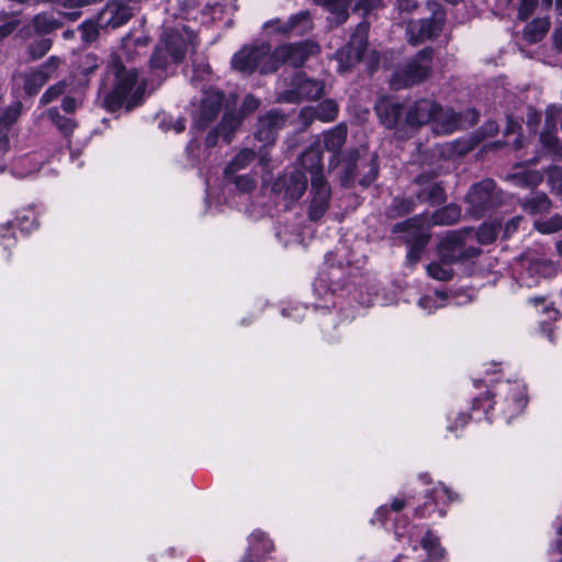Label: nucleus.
<instances>
[{
    "mask_svg": "<svg viewBox=\"0 0 562 562\" xmlns=\"http://www.w3.org/2000/svg\"><path fill=\"white\" fill-rule=\"evenodd\" d=\"M111 71L114 75L111 91L105 95L104 104L109 111L124 106L127 111L138 105L145 92V81L138 78L135 68L124 66L114 59Z\"/></svg>",
    "mask_w": 562,
    "mask_h": 562,
    "instance_id": "f257e3e1",
    "label": "nucleus"
},
{
    "mask_svg": "<svg viewBox=\"0 0 562 562\" xmlns=\"http://www.w3.org/2000/svg\"><path fill=\"white\" fill-rule=\"evenodd\" d=\"M406 121L411 125L431 123L436 134H450L460 125V115L452 110H442L435 101L423 99L405 111Z\"/></svg>",
    "mask_w": 562,
    "mask_h": 562,
    "instance_id": "f03ea898",
    "label": "nucleus"
},
{
    "mask_svg": "<svg viewBox=\"0 0 562 562\" xmlns=\"http://www.w3.org/2000/svg\"><path fill=\"white\" fill-rule=\"evenodd\" d=\"M351 278H355L351 269L338 260L334 254H328L325 266L313 284L314 293L324 300V306L328 307L329 303L334 304L331 296L347 289Z\"/></svg>",
    "mask_w": 562,
    "mask_h": 562,
    "instance_id": "7ed1b4c3",
    "label": "nucleus"
},
{
    "mask_svg": "<svg viewBox=\"0 0 562 562\" xmlns=\"http://www.w3.org/2000/svg\"><path fill=\"white\" fill-rule=\"evenodd\" d=\"M232 67L241 74H271L277 71V61L273 59L271 46L260 43L254 46H244L232 57Z\"/></svg>",
    "mask_w": 562,
    "mask_h": 562,
    "instance_id": "20e7f679",
    "label": "nucleus"
},
{
    "mask_svg": "<svg viewBox=\"0 0 562 562\" xmlns=\"http://www.w3.org/2000/svg\"><path fill=\"white\" fill-rule=\"evenodd\" d=\"M432 69V49L427 47L418 52L412 59L397 66L390 85L395 89L407 88L423 82Z\"/></svg>",
    "mask_w": 562,
    "mask_h": 562,
    "instance_id": "39448f33",
    "label": "nucleus"
},
{
    "mask_svg": "<svg viewBox=\"0 0 562 562\" xmlns=\"http://www.w3.org/2000/svg\"><path fill=\"white\" fill-rule=\"evenodd\" d=\"M188 43L179 30L166 31L150 59L153 68H166L170 63L182 60Z\"/></svg>",
    "mask_w": 562,
    "mask_h": 562,
    "instance_id": "423d86ee",
    "label": "nucleus"
},
{
    "mask_svg": "<svg viewBox=\"0 0 562 562\" xmlns=\"http://www.w3.org/2000/svg\"><path fill=\"white\" fill-rule=\"evenodd\" d=\"M439 251L442 259L449 262L471 259L480 254L471 231L449 233L442 239Z\"/></svg>",
    "mask_w": 562,
    "mask_h": 562,
    "instance_id": "0eeeda50",
    "label": "nucleus"
},
{
    "mask_svg": "<svg viewBox=\"0 0 562 562\" xmlns=\"http://www.w3.org/2000/svg\"><path fill=\"white\" fill-rule=\"evenodd\" d=\"M404 231L405 238L409 244L407 260L409 263H416L429 240L428 218H412L407 222L394 226V232Z\"/></svg>",
    "mask_w": 562,
    "mask_h": 562,
    "instance_id": "6e6552de",
    "label": "nucleus"
},
{
    "mask_svg": "<svg viewBox=\"0 0 562 562\" xmlns=\"http://www.w3.org/2000/svg\"><path fill=\"white\" fill-rule=\"evenodd\" d=\"M499 201L501 198L496 192L495 182L485 179L470 189L467 195L468 212L474 217H481L485 211L497 205Z\"/></svg>",
    "mask_w": 562,
    "mask_h": 562,
    "instance_id": "1a4fd4ad",
    "label": "nucleus"
},
{
    "mask_svg": "<svg viewBox=\"0 0 562 562\" xmlns=\"http://www.w3.org/2000/svg\"><path fill=\"white\" fill-rule=\"evenodd\" d=\"M521 268L520 282L528 288L537 285L542 279L552 278L558 272L555 262L535 255H525L521 259Z\"/></svg>",
    "mask_w": 562,
    "mask_h": 562,
    "instance_id": "9d476101",
    "label": "nucleus"
},
{
    "mask_svg": "<svg viewBox=\"0 0 562 562\" xmlns=\"http://www.w3.org/2000/svg\"><path fill=\"white\" fill-rule=\"evenodd\" d=\"M368 43V26L363 23L357 26L356 32L347 46L336 53V60L338 63V70L345 72L358 64L367 48Z\"/></svg>",
    "mask_w": 562,
    "mask_h": 562,
    "instance_id": "9b49d317",
    "label": "nucleus"
},
{
    "mask_svg": "<svg viewBox=\"0 0 562 562\" xmlns=\"http://www.w3.org/2000/svg\"><path fill=\"white\" fill-rule=\"evenodd\" d=\"M319 47L314 42H302L296 44H283L273 52V59L277 61V69L282 64L300 67L312 55L317 54Z\"/></svg>",
    "mask_w": 562,
    "mask_h": 562,
    "instance_id": "f8f14e48",
    "label": "nucleus"
},
{
    "mask_svg": "<svg viewBox=\"0 0 562 562\" xmlns=\"http://www.w3.org/2000/svg\"><path fill=\"white\" fill-rule=\"evenodd\" d=\"M499 393L504 395L503 402L495 404L499 405L501 413L509 423L512 417L520 414L527 404L525 386L518 382H506L501 384Z\"/></svg>",
    "mask_w": 562,
    "mask_h": 562,
    "instance_id": "ddd939ff",
    "label": "nucleus"
},
{
    "mask_svg": "<svg viewBox=\"0 0 562 562\" xmlns=\"http://www.w3.org/2000/svg\"><path fill=\"white\" fill-rule=\"evenodd\" d=\"M311 27L312 21L307 11L293 14L288 20L274 19L265 24L268 34L282 36L303 35Z\"/></svg>",
    "mask_w": 562,
    "mask_h": 562,
    "instance_id": "4468645a",
    "label": "nucleus"
},
{
    "mask_svg": "<svg viewBox=\"0 0 562 562\" xmlns=\"http://www.w3.org/2000/svg\"><path fill=\"white\" fill-rule=\"evenodd\" d=\"M307 181L305 175L297 169L286 171L273 183V191L284 200L296 201L305 192Z\"/></svg>",
    "mask_w": 562,
    "mask_h": 562,
    "instance_id": "2eb2a0df",
    "label": "nucleus"
},
{
    "mask_svg": "<svg viewBox=\"0 0 562 562\" xmlns=\"http://www.w3.org/2000/svg\"><path fill=\"white\" fill-rule=\"evenodd\" d=\"M323 83L299 74L292 82V88L281 92L279 99L286 102L317 99L323 93Z\"/></svg>",
    "mask_w": 562,
    "mask_h": 562,
    "instance_id": "dca6fc26",
    "label": "nucleus"
},
{
    "mask_svg": "<svg viewBox=\"0 0 562 562\" xmlns=\"http://www.w3.org/2000/svg\"><path fill=\"white\" fill-rule=\"evenodd\" d=\"M59 58L52 56L40 69H34L29 72L19 75L15 78V81L16 83H23V88L27 94H34L53 76V74L59 67Z\"/></svg>",
    "mask_w": 562,
    "mask_h": 562,
    "instance_id": "f3484780",
    "label": "nucleus"
},
{
    "mask_svg": "<svg viewBox=\"0 0 562 562\" xmlns=\"http://www.w3.org/2000/svg\"><path fill=\"white\" fill-rule=\"evenodd\" d=\"M442 26V15L437 12L429 19L411 21L406 27L408 42L413 45L435 38Z\"/></svg>",
    "mask_w": 562,
    "mask_h": 562,
    "instance_id": "a211bd4d",
    "label": "nucleus"
},
{
    "mask_svg": "<svg viewBox=\"0 0 562 562\" xmlns=\"http://www.w3.org/2000/svg\"><path fill=\"white\" fill-rule=\"evenodd\" d=\"M223 105V94L217 90H209L204 93L199 106L193 114V125L203 128L220 113Z\"/></svg>",
    "mask_w": 562,
    "mask_h": 562,
    "instance_id": "6ab92c4d",
    "label": "nucleus"
},
{
    "mask_svg": "<svg viewBox=\"0 0 562 562\" xmlns=\"http://www.w3.org/2000/svg\"><path fill=\"white\" fill-rule=\"evenodd\" d=\"M311 187L308 216L317 221L324 216L329 206L330 188L324 177H314Z\"/></svg>",
    "mask_w": 562,
    "mask_h": 562,
    "instance_id": "aec40b11",
    "label": "nucleus"
},
{
    "mask_svg": "<svg viewBox=\"0 0 562 562\" xmlns=\"http://www.w3.org/2000/svg\"><path fill=\"white\" fill-rule=\"evenodd\" d=\"M273 551L274 543L269 536L261 530H255L248 537L247 549L243 555H249L256 562H266Z\"/></svg>",
    "mask_w": 562,
    "mask_h": 562,
    "instance_id": "412c9836",
    "label": "nucleus"
},
{
    "mask_svg": "<svg viewBox=\"0 0 562 562\" xmlns=\"http://www.w3.org/2000/svg\"><path fill=\"white\" fill-rule=\"evenodd\" d=\"M132 16L130 7L114 1L106 4L98 16V25L101 27L116 29L125 24Z\"/></svg>",
    "mask_w": 562,
    "mask_h": 562,
    "instance_id": "4be33fe9",
    "label": "nucleus"
},
{
    "mask_svg": "<svg viewBox=\"0 0 562 562\" xmlns=\"http://www.w3.org/2000/svg\"><path fill=\"white\" fill-rule=\"evenodd\" d=\"M285 117L277 111H270L258 121L256 137L266 144H272L277 132L283 126Z\"/></svg>",
    "mask_w": 562,
    "mask_h": 562,
    "instance_id": "5701e85b",
    "label": "nucleus"
},
{
    "mask_svg": "<svg viewBox=\"0 0 562 562\" xmlns=\"http://www.w3.org/2000/svg\"><path fill=\"white\" fill-rule=\"evenodd\" d=\"M338 105L334 100H325L317 106H305L300 112L303 122L310 123L315 119L322 122H331L337 117Z\"/></svg>",
    "mask_w": 562,
    "mask_h": 562,
    "instance_id": "b1692460",
    "label": "nucleus"
},
{
    "mask_svg": "<svg viewBox=\"0 0 562 562\" xmlns=\"http://www.w3.org/2000/svg\"><path fill=\"white\" fill-rule=\"evenodd\" d=\"M241 123V116L235 113H225L221 124L211 131L206 138L205 144L207 147H213L217 143V138L221 135L226 142H231V138L237 127Z\"/></svg>",
    "mask_w": 562,
    "mask_h": 562,
    "instance_id": "393cba45",
    "label": "nucleus"
},
{
    "mask_svg": "<svg viewBox=\"0 0 562 562\" xmlns=\"http://www.w3.org/2000/svg\"><path fill=\"white\" fill-rule=\"evenodd\" d=\"M301 166L311 175V182L314 177H324L319 148L311 146L306 149L301 156Z\"/></svg>",
    "mask_w": 562,
    "mask_h": 562,
    "instance_id": "a878e982",
    "label": "nucleus"
},
{
    "mask_svg": "<svg viewBox=\"0 0 562 562\" xmlns=\"http://www.w3.org/2000/svg\"><path fill=\"white\" fill-rule=\"evenodd\" d=\"M557 123L547 119V128L540 134L542 146L553 155L562 158V143L557 135Z\"/></svg>",
    "mask_w": 562,
    "mask_h": 562,
    "instance_id": "bb28decb",
    "label": "nucleus"
},
{
    "mask_svg": "<svg viewBox=\"0 0 562 562\" xmlns=\"http://www.w3.org/2000/svg\"><path fill=\"white\" fill-rule=\"evenodd\" d=\"M324 146L328 151L336 153L345 144L347 138V126L345 124H338L331 130L327 131L324 135Z\"/></svg>",
    "mask_w": 562,
    "mask_h": 562,
    "instance_id": "cd10ccee",
    "label": "nucleus"
},
{
    "mask_svg": "<svg viewBox=\"0 0 562 562\" xmlns=\"http://www.w3.org/2000/svg\"><path fill=\"white\" fill-rule=\"evenodd\" d=\"M420 547L425 550L429 559L441 560L446 554V550L440 544L439 537L431 531H427L420 539Z\"/></svg>",
    "mask_w": 562,
    "mask_h": 562,
    "instance_id": "c85d7f7f",
    "label": "nucleus"
},
{
    "mask_svg": "<svg viewBox=\"0 0 562 562\" xmlns=\"http://www.w3.org/2000/svg\"><path fill=\"white\" fill-rule=\"evenodd\" d=\"M522 207L526 212L532 215L542 214L549 212L551 202L544 193L537 192L530 198L525 199Z\"/></svg>",
    "mask_w": 562,
    "mask_h": 562,
    "instance_id": "c756f323",
    "label": "nucleus"
},
{
    "mask_svg": "<svg viewBox=\"0 0 562 562\" xmlns=\"http://www.w3.org/2000/svg\"><path fill=\"white\" fill-rule=\"evenodd\" d=\"M256 154L251 149H243L240 150L231 164L225 168L224 175L225 179H229L237 171L245 169L250 162L254 161Z\"/></svg>",
    "mask_w": 562,
    "mask_h": 562,
    "instance_id": "7c9ffc66",
    "label": "nucleus"
},
{
    "mask_svg": "<svg viewBox=\"0 0 562 562\" xmlns=\"http://www.w3.org/2000/svg\"><path fill=\"white\" fill-rule=\"evenodd\" d=\"M460 207L450 204L435 212L431 216V223L434 225H451L454 224L460 218Z\"/></svg>",
    "mask_w": 562,
    "mask_h": 562,
    "instance_id": "2f4dec72",
    "label": "nucleus"
},
{
    "mask_svg": "<svg viewBox=\"0 0 562 562\" xmlns=\"http://www.w3.org/2000/svg\"><path fill=\"white\" fill-rule=\"evenodd\" d=\"M318 4H322L331 14L336 15V22L342 23L348 18V7L352 0H315Z\"/></svg>",
    "mask_w": 562,
    "mask_h": 562,
    "instance_id": "473e14b6",
    "label": "nucleus"
},
{
    "mask_svg": "<svg viewBox=\"0 0 562 562\" xmlns=\"http://www.w3.org/2000/svg\"><path fill=\"white\" fill-rule=\"evenodd\" d=\"M550 27L548 19H537L525 27L524 36L528 42L536 43L541 41Z\"/></svg>",
    "mask_w": 562,
    "mask_h": 562,
    "instance_id": "72a5a7b5",
    "label": "nucleus"
},
{
    "mask_svg": "<svg viewBox=\"0 0 562 562\" xmlns=\"http://www.w3.org/2000/svg\"><path fill=\"white\" fill-rule=\"evenodd\" d=\"M510 179L515 186L535 188L542 182L543 176L538 170H525L514 173Z\"/></svg>",
    "mask_w": 562,
    "mask_h": 562,
    "instance_id": "f704fd0d",
    "label": "nucleus"
},
{
    "mask_svg": "<svg viewBox=\"0 0 562 562\" xmlns=\"http://www.w3.org/2000/svg\"><path fill=\"white\" fill-rule=\"evenodd\" d=\"M428 499L438 506L440 503H449L458 501V495L451 492L447 486L442 484L436 485L430 493L426 496Z\"/></svg>",
    "mask_w": 562,
    "mask_h": 562,
    "instance_id": "c9c22d12",
    "label": "nucleus"
},
{
    "mask_svg": "<svg viewBox=\"0 0 562 562\" xmlns=\"http://www.w3.org/2000/svg\"><path fill=\"white\" fill-rule=\"evenodd\" d=\"M60 26V23L46 13L37 14L33 19V27L37 33L46 34Z\"/></svg>",
    "mask_w": 562,
    "mask_h": 562,
    "instance_id": "e433bc0d",
    "label": "nucleus"
},
{
    "mask_svg": "<svg viewBox=\"0 0 562 562\" xmlns=\"http://www.w3.org/2000/svg\"><path fill=\"white\" fill-rule=\"evenodd\" d=\"M499 232V225L494 223H484L480 229L473 234L474 239H476L480 244L488 245L493 243Z\"/></svg>",
    "mask_w": 562,
    "mask_h": 562,
    "instance_id": "4c0bfd02",
    "label": "nucleus"
},
{
    "mask_svg": "<svg viewBox=\"0 0 562 562\" xmlns=\"http://www.w3.org/2000/svg\"><path fill=\"white\" fill-rule=\"evenodd\" d=\"M445 300L446 297L441 292L435 291L431 294H427L420 297L418 301V306L428 314H430L438 307H441L443 305Z\"/></svg>",
    "mask_w": 562,
    "mask_h": 562,
    "instance_id": "58836bf2",
    "label": "nucleus"
},
{
    "mask_svg": "<svg viewBox=\"0 0 562 562\" xmlns=\"http://www.w3.org/2000/svg\"><path fill=\"white\" fill-rule=\"evenodd\" d=\"M48 115L57 128L66 136L76 127V123L69 117L61 116L57 109H50Z\"/></svg>",
    "mask_w": 562,
    "mask_h": 562,
    "instance_id": "ea45409f",
    "label": "nucleus"
},
{
    "mask_svg": "<svg viewBox=\"0 0 562 562\" xmlns=\"http://www.w3.org/2000/svg\"><path fill=\"white\" fill-rule=\"evenodd\" d=\"M533 226L538 232L542 234H551L562 231V216L554 215L544 221H536Z\"/></svg>",
    "mask_w": 562,
    "mask_h": 562,
    "instance_id": "a19ab883",
    "label": "nucleus"
},
{
    "mask_svg": "<svg viewBox=\"0 0 562 562\" xmlns=\"http://www.w3.org/2000/svg\"><path fill=\"white\" fill-rule=\"evenodd\" d=\"M21 103L9 105L0 113V130L9 128L20 116Z\"/></svg>",
    "mask_w": 562,
    "mask_h": 562,
    "instance_id": "79ce46f5",
    "label": "nucleus"
},
{
    "mask_svg": "<svg viewBox=\"0 0 562 562\" xmlns=\"http://www.w3.org/2000/svg\"><path fill=\"white\" fill-rule=\"evenodd\" d=\"M428 274L437 280L446 281L451 279L452 270L447 262H432L427 266Z\"/></svg>",
    "mask_w": 562,
    "mask_h": 562,
    "instance_id": "37998d69",
    "label": "nucleus"
},
{
    "mask_svg": "<svg viewBox=\"0 0 562 562\" xmlns=\"http://www.w3.org/2000/svg\"><path fill=\"white\" fill-rule=\"evenodd\" d=\"M227 182H234L236 188L240 191V192H250L255 189L256 187V180L254 177L249 176V175H241V176H236L233 175L232 178L229 179H225Z\"/></svg>",
    "mask_w": 562,
    "mask_h": 562,
    "instance_id": "c03bdc74",
    "label": "nucleus"
},
{
    "mask_svg": "<svg viewBox=\"0 0 562 562\" xmlns=\"http://www.w3.org/2000/svg\"><path fill=\"white\" fill-rule=\"evenodd\" d=\"M159 126L165 132L173 131L177 134L186 130L184 120L181 117L164 116L159 122Z\"/></svg>",
    "mask_w": 562,
    "mask_h": 562,
    "instance_id": "a18cd8bd",
    "label": "nucleus"
},
{
    "mask_svg": "<svg viewBox=\"0 0 562 562\" xmlns=\"http://www.w3.org/2000/svg\"><path fill=\"white\" fill-rule=\"evenodd\" d=\"M509 2H514V0H508ZM538 0H519V4L517 8V16L519 20H527L537 8Z\"/></svg>",
    "mask_w": 562,
    "mask_h": 562,
    "instance_id": "49530a36",
    "label": "nucleus"
},
{
    "mask_svg": "<svg viewBox=\"0 0 562 562\" xmlns=\"http://www.w3.org/2000/svg\"><path fill=\"white\" fill-rule=\"evenodd\" d=\"M0 240L4 248L10 247L14 243V231L10 221H0Z\"/></svg>",
    "mask_w": 562,
    "mask_h": 562,
    "instance_id": "de8ad7c7",
    "label": "nucleus"
},
{
    "mask_svg": "<svg viewBox=\"0 0 562 562\" xmlns=\"http://www.w3.org/2000/svg\"><path fill=\"white\" fill-rule=\"evenodd\" d=\"M527 302H528V304H530L531 306H533L537 310L539 307H541V311L544 314H547L549 318H555L558 315V311L554 310L553 307H550L547 304V300L544 296H533V297L528 299Z\"/></svg>",
    "mask_w": 562,
    "mask_h": 562,
    "instance_id": "09e8293b",
    "label": "nucleus"
},
{
    "mask_svg": "<svg viewBox=\"0 0 562 562\" xmlns=\"http://www.w3.org/2000/svg\"><path fill=\"white\" fill-rule=\"evenodd\" d=\"M52 43L47 38H42L35 43H33L30 47V54L34 59H38L43 57L49 49Z\"/></svg>",
    "mask_w": 562,
    "mask_h": 562,
    "instance_id": "8fccbe9b",
    "label": "nucleus"
},
{
    "mask_svg": "<svg viewBox=\"0 0 562 562\" xmlns=\"http://www.w3.org/2000/svg\"><path fill=\"white\" fill-rule=\"evenodd\" d=\"M18 223L21 231L30 232L36 227V218L32 210L25 211L22 215L18 216Z\"/></svg>",
    "mask_w": 562,
    "mask_h": 562,
    "instance_id": "3c124183",
    "label": "nucleus"
},
{
    "mask_svg": "<svg viewBox=\"0 0 562 562\" xmlns=\"http://www.w3.org/2000/svg\"><path fill=\"white\" fill-rule=\"evenodd\" d=\"M99 66V58L97 55L87 54L81 58L80 70L82 74L88 75L97 69Z\"/></svg>",
    "mask_w": 562,
    "mask_h": 562,
    "instance_id": "603ef678",
    "label": "nucleus"
},
{
    "mask_svg": "<svg viewBox=\"0 0 562 562\" xmlns=\"http://www.w3.org/2000/svg\"><path fill=\"white\" fill-rule=\"evenodd\" d=\"M65 85L59 82L49 87L41 97V103L47 104L58 98L64 92Z\"/></svg>",
    "mask_w": 562,
    "mask_h": 562,
    "instance_id": "864d4df0",
    "label": "nucleus"
},
{
    "mask_svg": "<svg viewBox=\"0 0 562 562\" xmlns=\"http://www.w3.org/2000/svg\"><path fill=\"white\" fill-rule=\"evenodd\" d=\"M82 40L92 42L98 37V29L92 22H86L81 25Z\"/></svg>",
    "mask_w": 562,
    "mask_h": 562,
    "instance_id": "5fc2aeb1",
    "label": "nucleus"
},
{
    "mask_svg": "<svg viewBox=\"0 0 562 562\" xmlns=\"http://www.w3.org/2000/svg\"><path fill=\"white\" fill-rule=\"evenodd\" d=\"M260 105V101L256 99L254 95H247L244 100L241 111L245 114L251 113L257 110Z\"/></svg>",
    "mask_w": 562,
    "mask_h": 562,
    "instance_id": "6e6d98bb",
    "label": "nucleus"
},
{
    "mask_svg": "<svg viewBox=\"0 0 562 562\" xmlns=\"http://www.w3.org/2000/svg\"><path fill=\"white\" fill-rule=\"evenodd\" d=\"M385 522H386V508L381 506L375 510L373 517L371 518V524L373 526L383 528L385 526Z\"/></svg>",
    "mask_w": 562,
    "mask_h": 562,
    "instance_id": "4d7b16f0",
    "label": "nucleus"
},
{
    "mask_svg": "<svg viewBox=\"0 0 562 562\" xmlns=\"http://www.w3.org/2000/svg\"><path fill=\"white\" fill-rule=\"evenodd\" d=\"M411 496H407L405 494H401L395 496L391 502V509L394 512L402 510L409 502Z\"/></svg>",
    "mask_w": 562,
    "mask_h": 562,
    "instance_id": "13d9d810",
    "label": "nucleus"
},
{
    "mask_svg": "<svg viewBox=\"0 0 562 562\" xmlns=\"http://www.w3.org/2000/svg\"><path fill=\"white\" fill-rule=\"evenodd\" d=\"M427 196L432 202H441L443 200V190L438 184H431L427 192Z\"/></svg>",
    "mask_w": 562,
    "mask_h": 562,
    "instance_id": "bf43d9fd",
    "label": "nucleus"
},
{
    "mask_svg": "<svg viewBox=\"0 0 562 562\" xmlns=\"http://www.w3.org/2000/svg\"><path fill=\"white\" fill-rule=\"evenodd\" d=\"M490 403V397L486 395L484 397H477L473 402V411L483 409L484 413L487 415V409L492 407Z\"/></svg>",
    "mask_w": 562,
    "mask_h": 562,
    "instance_id": "052dcab7",
    "label": "nucleus"
},
{
    "mask_svg": "<svg viewBox=\"0 0 562 562\" xmlns=\"http://www.w3.org/2000/svg\"><path fill=\"white\" fill-rule=\"evenodd\" d=\"M405 109L403 105H394L392 104V106L389 105V112H387V115H389V121L391 120V116H394V121L395 123H397L400 121V117L403 115Z\"/></svg>",
    "mask_w": 562,
    "mask_h": 562,
    "instance_id": "680f3d73",
    "label": "nucleus"
},
{
    "mask_svg": "<svg viewBox=\"0 0 562 562\" xmlns=\"http://www.w3.org/2000/svg\"><path fill=\"white\" fill-rule=\"evenodd\" d=\"M78 108V101L75 98L66 97L63 99L61 109L65 112H74Z\"/></svg>",
    "mask_w": 562,
    "mask_h": 562,
    "instance_id": "e2e57ef3",
    "label": "nucleus"
},
{
    "mask_svg": "<svg viewBox=\"0 0 562 562\" xmlns=\"http://www.w3.org/2000/svg\"><path fill=\"white\" fill-rule=\"evenodd\" d=\"M15 29V24L5 23L0 26V41L10 35Z\"/></svg>",
    "mask_w": 562,
    "mask_h": 562,
    "instance_id": "0e129e2a",
    "label": "nucleus"
},
{
    "mask_svg": "<svg viewBox=\"0 0 562 562\" xmlns=\"http://www.w3.org/2000/svg\"><path fill=\"white\" fill-rule=\"evenodd\" d=\"M459 146H460L459 144H450L449 148L451 149V153H456L459 155H462V154L467 153L468 150H470V147L468 145H465L463 147H459Z\"/></svg>",
    "mask_w": 562,
    "mask_h": 562,
    "instance_id": "69168bd1",
    "label": "nucleus"
},
{
    "mask_svg": "<svg viewBox=\"0 0 562 562\" xmlns=\"http://www.w3.org/2000/svg\"><path fill=\"white\" fill-rule=\"evenodd\" d=\"M517 223H518V218H515L513 221H510L507 225H506V233H509L512 231H515L516 227H517Z\"/></svg>",
    "mask_w": 562,
    "mask_h": 562,
    "instance_id": "338daca9",
    "label": "nucleus"
},
{
    "mask_svg": "<svg viewBox=\"0 0 562 562\" xmlns=\"http://www.w3.org/2000/svg\"><path fill=\"white\" fill-rule=\"evenodd\" d=\"M458 423L463 427L468 423V416L465 414H459Z\"/></svg>",
    "mask_w": 562,
    "mask_h": 562,
    "instance_id": "774afa93",
    "label": "nucleus"
}]
</instances>
